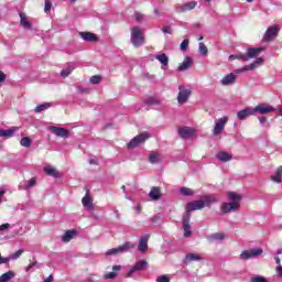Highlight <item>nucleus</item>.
Wrapping results in <instances>:
<instances>
[{"instance_id":"f257e3e1","label":"nucleus","mask_w":282,"mask_h":282,"mask_svg":"<svg viewBox=\"0 0 282 282\" xmlns=\"http://www.w3.org/2000/svg\"><path fill=\"white\" fill-rule=\"evenodd\" d=\"M227 197L229 203H223L220 205L221 215H228V213H237V210L241 208V195L237 194L236 192H228Z\"/></svg>"},{"instance_id":"f03ea898","label":"nucleus","mask_w":282,"mask_h":282,"mask_svg":"<svg viewBox=\"0 0 282 282\" xmlns=\"http://www.w3.org/2000/svg\"><path fill=\"white\" fill-rule=\"evenodd\" d=\"M131 43L134 47L144 45V32L140 26H133L131 29Z\"/></svg>"},{"instance_id":"7ed1b4c3","label":"nucleus","mask_w":282,"mask_h":282,"mask_svg":"<svg viewBox=\"0 0 282 282\" xmlns=\"http://www.w3.org/2000/svg\"><path fill=\"white\" fill-rule=\"evenodd\" d=\"M261 52H265V47L248 48L247 54H237L236 59L248 62L250 58H257Z\"/></svg>"},{"instance_id":"20e7f679","label":"nucleus","mask_w":282,"mask_h":282,"mask_svg":"<svg viewBox=\"0 0 282 282\" xmlns=\"http://www.w3.org/2000/svg\"><path fill=\"white\" fill-rule=\"evenodd\" d=\"M135 248V245L131 242H124L117 248L109 249L106 251V257H111L113 254H122L124 252H129L131 249Z\"/></svg>"},{"instance_id":"39448f33","label":"nucleus","mask_w":282,"mask_h":282,"mask_svg":"<svg viewBox=\"0 0 282 282\" xmlns=\"http://www.w3.org/2000/svg\"><path fill=\"white\" fill-rule=\"evenodd\" d=\"M149 138H151V134H149V132L138 134L127 144V147L128 149H135L140 147V144H144V142H147Z\"/></svg>"},{"instance_id":"423d86ee","label":"nucleus","mask_w":282,"mask_h":282,"mask_svg":"<svg viewBox=\"0 0 282 282\" xmlns=\"http://www.w3.org/2000/svg\"><path fill=\"white\" fill-rule=\"evenodd\" d=\"M261 254H263V249L253 248V249L242 251L240 253V259L248 261V259H257V257H261Z\"/></svg>"},{"instance_id":"0eeeda50","label":"nucleus","mask_w":282,"mask_h":282,"mask_svg":"<svg viewBox=\"0 0 282 282\" xmlns=\"http://www.w3.org/2000/svg\"><path fill=\"white\" fill-rule=\"evenodd\" d=\"M191 89L185 88L184 86H178V95H177V102L178 105H186L188 102V99L191 98Z\"/></svg>"},{"instance_id":"6e6552de","label":"nucleus","mask_w":282,"mask_h":282,"mask_svg":"<svg viewBox=\"0 0 282 282\" xmlns=\"http://www.w3.org/2000/svg\"><path fill=\"white\" fill-rule=\"evenodd\" d=\"M264 62H265V59H263V57H258L254 59L253 63H251L242 68L236 69L235 74H243V72H252V69H257V67H261V65H263Z\"/></svg>"},{"instance_id":"1a4fd4ad","label":"nucleus","mask_w":282,"mask_h":282,"mask_svg":"<svg viewBox=\"0 0 282 282\" xmlns=\"http://www.w3.org/2000/svg\"><path fill=\"white\" fill-rule=\"evenodd\" d=\"M148 268H149V262L147 260H139L127 273V278L131 279L133 276V273L142 272V271L147 270Z\"/></svg>"},{"instance_id":"9d476101","label":"nucleus","mask_w":282,"mask_h":282,"mask_svg":"<svg viewBox=\"0 0 282 282\" xmlns=\"http://www.w3.org/2000/svg\"><path fill=\"white\" fill-rule=\"evenodd\" d=\"M281 28L279 25H273V26H270L263 37H262V41L264 43H270V41H274L275 36L279 35V32H280Z\"/></svg>"},{"instance_id":"9b49d317","label":"nucleus","mask_w":282,"mask_h":282,"mask_svg":"<svg viewBox=\"0 0 282 282\" xmlns=\"http://www.w3.org/2000/svg\"><path fill=\"white\" fill-rule=\"evenodd\" d=\"M228 122V117L219 118L215 121V126L213 129V135H219L226 129V123Z\"/></svg>"},{"instance_id":"f8f14e48","label":"nucleus","mask_w":282,"mask_h":282,"mask_svg":"<svg viewBox=\"0 0 282 282\" xmlns=\"http://www.w3.org/2000/svg\"><path fill=\"white\" fill-rule=\"evenodd\" d=\"M202 208H206L204 199L194 200L186 205V215H191L194 210H202Z\"/></svg>"},{"instance_id":"ddd939ff","label":"nucleus","mask_w":282,"mask_h":282,"mask_svg":"<svg viewBox=\"0 0 282 282\" xmlns=\"http://www.w3.org/2000/svg\"><path fill=\"white\" fill-rule=\"evenodd\" d=\"M275 109L269 104H259L253 108V113H260L261 116H265V113H272Z\"/></svg>"},{"instance_id":"4468645a","label":"nucleus","mask_w":282,"mask_h":282,"mask_svg":"<svg viewBox=\"0 0 282 282\" xmlns=\"http://www.w3.org/2000/svg\"><path fill=\"white\" fill-rule=\"evenodd\" d=\"M183 230L184 237H191V235H193V231H191V214L183 216Z\"/></svg>"},{"instance_id":"2eb2a0df","label":"nucleus","mask_w":282,"mask_h":282,"mask_svg":"<svg viewBox=\"0 0 282 282\" xmlns=\"http://www.w3.org/2000/svg\"><path fill=\"white\" fill-rule=\"evenodd\" d=\"M151 238V235L147 234L145 236H142L139 240L138 250L139 252H147L149 250V239Z\"/></svg>"},{"instance_id":"dca6fc26","label":"nucleus","mask_w":282,"mask_h":282,"mask_svg":"<svg viewBox=\"0 0 282 282\" xmlns=\"http://www.w3.org/2000/svg\"><path fill=\"white\" fill-rule=\"evenodd\" d=\"M195 8H197V1H192V2H187L185 4H182V6H177L175 8V11L178 13L191 12V10H195Z\"/></svg>"},{"instance_id":"f3484780","label":"nucleus","mask_w":282,"mask_h":282,"mask_svg":"<svg viewBox=\"0 0 282 282\" xmlns=\"http://www.w3.org/2000/svg\"><path fill=\"white\" fill-rule=\"evenodd\" d=\"M193 261H204V257L199 253H187L183 259V263L188 265V263H193Z\"/></svg>"},{"instance_id":"a211bd4d","label":"nucleus","mask_w":282,"mask_h":282,"mask_svg":"<svg viewBox=\"0 0 282 282\" xmlns=\"http://www.w3.org/2000/svg\"><path fill=\"white\" fill-rule=\"evenodd\" d=\"M250 116H254V108L247 107L237 112L238 120H246V118H250Z\"/></svg>"},{"instance_id":"6ab92c4d","label":"nucleus","mask_w":282,"mask_h":282,"mask_svg":"<svg viewBox=\"0 0 282 282\" xmlns=\"http://www.w3.org/2000/svg\"><path fill=\"white\" fill-rule=\"evenodd\" d=\"M50 130L54 135H57V138H69V131L65 128L51 127Z\"/></svg>"},{"instance_id":"aec40b11","label":"nucleus","mask_w":282,"mask_h":282,"mask_svg":"<svg viewBox=\"0 0 282 282\" xmlns=\"http://www.w3.org/2000/svg\"><path fill=\"white\" fill-rule=\"evenodd\" d=\"M237 75H235V73H230L220 80V85H223V87H228L229 85H235Z\"/></svg>"},{"instance_id":"412c9836","label":"nucleus","mask_w":282,"mask_h":282,"mask_svg":"<svg viewBox=\"0 0 282 282\" xmlns=\"http://www.w3.org/2000/svg\"><path fill=\"white\" fill-rule=\"evenodd\" d=\"M178 135H181V138H184L185 140H188V138H192V135H195V129L188 128V127L180 128Z\"/></svg>"},{"instance_id":"4be33fe9","label":"nucleus","mask_w":282,"mask_h":282,"mask_svg":"<svg viewBox=\"0 0 282 282\" xmlns=\"http://www.w3.org/2000/svg\"><path fill=\"white\" fill-rule=\"evenodd\" d=\"M189 67H193V57L187 56L178 66L177 72H186V69H189Z\"/></svg>"},{"instance_id":"5701e85b","label":"nucleus","mask_w":282,"mask_h":282,"mask_svg":"<svg viewBox=\"0 0 282 282\" xmlns=\"http://www.w3.org/2000/svg\"><path fill=\"white\" fill-rule=\"evenodd\" d=\"M34 186H36V177H32L31 180L24 181L20 184V188L22 191H30V188H34Z\"/></svg>"},{"instance_id":"b1692460","label":"nucleus","mask_w":282,"mask_h":282,"mask_svg":"<svg viewBox=\"0 0 282 282\" xmlns=\"http://www.w3.org/2000/svg\"><path fill=\"white\" fill-rule=\"evenodd\" d=\"M79 34L82 39L88 43H96V41H98V36L91 32H80Z\"/></svg>"},{"instance_id":"393cba45","label":"nucleus","mask_w":282,"mask_h":282,"mask_svg":"<svg viewBox=\"0 0 282 282\" xmlns=\"http://www.w3.org/2000/svg\"><path fill=\"white\" fill-rule=\"evenodd\" d=\"M216 158L219 162H230V160H232V154L226 151H220L216 154Z\"/></svg>"},{"instance_id":"a878e982","label":"nucleus","mask_w":282,"mask_h":282,"mask_svg":"<svg viewBox=\"0 0 282 282\" xmlns=\"http://www.w3.org/2000/svg\"><path fill=\"white\" fill-rule=\"evenodd\" d=\"M44 173H46V175H50V177H61V173H58V171H56L55 167L52 165L44 166Z\"/></svg>"},{"instance_id":"bb28decb","label":"nucleus","mask_w":282,"mask_h":282,"mask_svg":"<svg viewBox=\"0 0 282 282\" xmlns=\"http://www.w3.org/2000/svg\"><path fill=\"white\" fill-rule=\"evenodd\" d=\"M82 204L87 210H91L94 208V200H91V196H89V194H86L85 197H83Z\"/></svg>"},{"instance_id":"cd10ccee","label":"nucleus","mask_w":282,"mask_h":282,"mask_svg":"<svg viewBox=\"0 0 282 282\" xmlns=\"http://www.w3.org/2000/svg\"><path fill=\"white\" fill-rule=\"evenodd\" d=\"M207 239L209 243H213L214 241H224L226 239V235L224 232H216L208 236Z\"/></svg>"},{"instance_id":"c85d7f7f","label":"nucleus","mask_w":282,"mask_h":282,"mask_svg":"<svg viewBox=\"0 0 282 282\" xmlns=\"http://www.w3.org/2000/svg\"><path fill=\"white\" fill-rule=\"evenodd\" d=\"M205 206H210V204H217L219 202V198H217L215 195H205L202 197Z\"/></svg>"},{"instance_id":"c756f323","label":"nucleus","mask_w":282,"mask_h":282,"mask_svg":"<svg viewBox=\"0 0 282 282\" xmlns=\"http://www.w3.org/2000/svg\"><path fill=\"white\" fill-rule=\"evenodd\" d=\"M76 237V230H67L63 236H62V241L63 243H69L72 239Z\"/></svg>"},{"instance_id":"7c9ffc66","label":"nucleus","mask_w":282,"mask_h":282,"mask_svg":"<svg viewBox=\"0 0 282 282\" xmlns=\"http://www.w3.org/2000/svg\"><path fill=\"white\" fill-rule=\"evenodd\" d=\"M76 69V65L75 64H68L66 68H64L62 72H61V76L63 78H67V76H69V74H72L74 70Z\"/></svg>"},{"instance_id":"2f4dec72","label":"nucleus","mask_w":282,"mask_h":282,"mask_svg":"<svg viewBox=\"0 0 282 282\" xmlns=\"http://www.w3.org/2000/svg\"><path fill=\"white\" fill-rule=\"evenodd\" d=\"M52 107V102H44L35 107L34 111L35 113H41Z\"/></svg>"},{"instance_id":"473e14b6","label":"nucleus","mask_w":282,"mask_h":282,"mask_svg":"<svg viewBox=\"0 0 282 282\" xmlns=\"http://www.w3.org/2000/svg\"><path fill=\"white\" fill-rule=\"evenodd\" d=\"M11 279H14V272L13 271H8L0 275V282H8L11 281Z\"/></svg>"},{"instance_id":"72a5a7b5","label":"nucleus","mask_w":282,"mask_h":282,"mask_svg":"<svg viewBox=\"0 0 282 282\" xmlns=\"http://www.w3.org/2000/svg\"><path fill=\"white\" fill-rule=\"evenodd\" d=\"M154 58H156V61H159L161 65H164L165 67L169 65V56H166L164 53L155 55Z\"/></svg>"},{"instance_id":"f704fd0d","label":"nucleus","mask_w":282,"mask_h":282,"mask_svg":"<svg viewBox=\"0 0 282 282\" xmlns=\"http://www.w3.org/2000/svg\"><path fill=\"white\" fill-rule=\"evenodd\" d=\"M20 23L23 25V28H25V30H32V23L25 20V13H20Z\"/></svg>"},{"instance_id":"c9c22d12","label":"nucleus","mask_w":282,"mask_h":282,"mask_svg":"<svg viewBox=\"0 0 282 282\" xmlns=\"http://www.w3.org/2000/svg\"><path fill=\"white\" fill-rule=\"evenodd\" d=\"M149 197H151V199H160V188L159 187H152L149 194Z\"/></svg>"},{"instance_id":"e433bc0d","label":"nucleus","mask_w":282,"mask_h":282,"mask_svg":"<svg viewBox=\"0 0 282 282\" xmlns=\"http://www.w3.org/2000/svg\"><path fill=\"white\" fill-rule=\"evenodd\" d=\"M21 147H24L25 149H30L32 147V139L30 137H23L20 140Z\"/></svg>"},{"instance_id":"4c0bfd02","label":"nucleus","mask_w":282,"mask_h":282,"mask_svg":"<svg viewBox=\"0 0 282 282\" xmlns=\"http://www.w3.org/2000/svg\"><path fill=\"white\" fill-rule=\"evenodd\" d=\"M271 180L273 182H276V184H281V181H282V166H280L275 173V175H273L271 177Z\"/></svg>"},{"instance_id":"58836bf2","label":"nucleus","mask_w":282,"mask_h":282,"mask_svg":"<svg viewBox=\"0 0 282 282\" xmlns=\"http://www.w3.org/2000/svg\"><path fill=\"white\" fill-rule=\"evenodd\" d=\"M180 193L185 197H191L192 195H195V192L188 187H181Z\"/></svg>"},{"instance_id":"ea45409f","label":"nucleus","mask_w":282,"mask_h":282,"mask_svg":"<svg viewBox=\"0 0 282 282\" xmlns=\"http://www.w3.org/2000/svg\"><path fill=\"white\" fill-rule=\"evenodd\" d=\"M13 134H14L13 129L0 130V138H12Z\"/></svg>"},{"instance_id":"a19ab883","label":"nucleus","mask_w":282,"mask_h":282,"mask_svg":"<svg viewBox=\"0 0 282 282\" xmlns=\"http://www.w3.org/2000/svg\"><path fill=\"white\" fill-rule=\"evenodd\" d=\"M21 254H23V250L19 249L17 252L11 254L7 259H9V261H17V259H19V257H21Z\"/></svg>"},{"instance_id":"79ce46f5","label":"nucleus","mask_w":282,"mask_h":282,"mask_svg":"<svg viewBox=\"0 0 282 282\" xmlns=\"http://www.w3.org/2000/svg\"><path fill=\"white\" fill-rule=\"evenodd\" d=\"M145 105H160V100H158V98L155 97H149L148 99H145Z\"/></svg>"},{"instance_id":"37998d69","label":"nucleus","mask_w":282,"mask_h":282,"mask_svg":"<svg viewBox=\"0 0 282 282\" xmlns=\"http://www.w3.org/2000/svg\"><path fill=\"white\" fill-rule=\"evenodd\" d=\"M199 52L203 56H207L208 54V47H206L205 43H199Z\"/></svg>"},{"instance_id":"c03bdc74","label":"nucleus","mask_w":282,"mask_h":282,"mask_svg":"<svg viewBox=\"0 0 282 282\" xmlns=\"http://www.w3.org/2000/svg\"><path fill=\"white\" fill-rule=\"evenodd\" d=\"M249 282H268V279H265L264 276L258 275V276L251 278Z\"/></svg>"},{"instance_id":"a18cd8bd","label":"nucleus","mask_w":282,"mask_h":282,"mask_svg":"<svg viewBox=\"0 0 282 282\" xmlns=\"http://www.w3.org/2000/svg\"><path fill=\"white\" fill-rule=\"evenodd\" d=\"M90 83L93 85H98L100 83V80H102V77L98 76V75H94L93 77H90Z\"/></svg>"},{"instance_id":"49530a36","label":"nucleus","mask_w":282,"mask_h":282,"mask_svg":"<svg viewBox=\"0 0 282 282\" xmlns=\"http://www.w3.org/2000/svg\"><path fill=\"white\" fill-rule=\"evenodd\" d=\"M160 162V156L158 154H150V163L158 164Z\"/></svg>"},{"instance_id":"de8ad7c7","label":"nucleus","mask_w":282,"mask_h":282,"mask_svg":"<svg viewBox=\"0 0 282 282\" xmlns=\"http://www.w3.org/2000/svg\"><path fill=\"white\" fill-rule=\"evenodd\" d=\"M180 50H181L182 52H186V50H188V39H185V40L181 43Z\"/></svg>"},{"instance_id":"09e8293b","label":"nucleus","mask_w":282,"mask_h":282,"mask_svg":"<svg viewBox=\"0 0 282 282\" xmlns=\"http://www.w3.org/2000/svg\"><path fill=\"white\" fill-rule=\"evenodd\" d=\"M156 282H171V279L166 275H160L156 278Z\"/></svg>"},{"instance_id":"8fccbe9b","label":"nucleus","mask_w":282,"mask_h":282,"mask_svg":"<svg viewBox=\"0 0 282 282\" xmlns=\"http://www.w3.org/2000/svg\"><path fill=\"white\" fill-rule=\"evenodd\" d=\"M50 10H52V1L45 0L44 12H50Z\"/></svg>"},{"instance_id":"3c124183","label":"nucleus","mask_w":282,"mask_h":282,"mask_svg":"<svg viewBox=\"0 0 282 282\" xmlns=\"http://www.w3.org/2000/svg\"><path fill=\"white\" fill-rule=\"evenodd\" d=\"M39 265V262L34 261L25 268V272H32V268Z\"/></svg>"},{"instance_id":"603ef678","label":"nucleus","mask_w":282,"mask_h":282,"mask_svg":"<svg viewBox=\"0 0 282 282\" xmlns=\"http://www.w3.org/2000/svg\"><path fill=\"white\" fill-rule=\"evenodd\" d=\"M162 32L164 34H173V29H171V26H163Z\"/></svg>"},{"instance_id":"864d4df0","label":"nucleus","mask_w":282,"mask_h":282,"mask_svg":"<svg viewBox=\"0 0 282 282\" xmlns=\"http://www.w3.org/2000/svg\"><path fill=\"white\" fill-rule=\"evenodd\" d=\"M115 276H117V274L113 271L105 274V279H113Z\"/></svg>"},{"instance_id":"5fc2aeb1","label":"nucleus","mask_w":282,"mask_h":282,"mask_svg":"<svg viewBox=\"0 0 282 282\" xmlns=\"http://www.w3.org/2000/svg\"><path fill=\"white\" fill-rule=\"evenodd\" d=\"M135 20L137 21H143L144 20V14H142V13H140V12H137V14H135Z\"/></svg>"},{"instance_id":"6e6d98bb","label":"nucleus","mask_w":282,"mask_h":282,"mask_svg":"<svg viewBox=\"0 0 282 282\" xmlns=\"http://www.w3.org/2000/svg\"><path fill=\"white\" fill-rule=\"evenodd\" d=\"M10 228V224L6 223L0 226V232L3 230H8Z\"/></svg>"},{"instance_id":"4d7b16f0","label":"nucleus","mask_w":282,"mask_h":282,"mask_svg":"<svg viewBox=\"0 0 282 282\" xmlns=\"http://www.w3.org/2000/svg\"><path fill=\"white\" fill-rule=\"evenodd\" d=\"M258 120H259V122H260V124H265V122H268V118H265V117H258Z\"/></svg>"},{"instance_id":"13d9d810","label":"nucleus","mask_w":282,"mask_h":282,"mask_svg":"<svg viewBox=\"0 0 282 282\" xmlns=\"http://www.w3.org/2000/svg\"><path fill=\"white\" fill-rule=\"evenodd\" d=\"M77 91H78L79 94H85V93L89 91V89L83 88V86H78V87H77Z\"/></svg>"},{"instance_id":"bf43d9fd","label":"nucleus","mask_w":282,"mask_h":282,"mask_svg":"<svg viewBox=\"0 0 282 282\" xmlns=\"http://www.w3.org/2000/svg\"><path fill=\"white\" fill-rule=\"evenodd\" d=\"M275 272H276L278 276H282V265H278L275 268Z\"/></svg>"},{"instance_id":"052dcab7","label":"nucleus","mask_w":282,"mask_h":282,"mask_svg":"<svg viewBox=\"0 0 282 282\" xmlns=\"http://www.w3.org/2000/svg\"><path fill=\"white\" fill-rule=\"evenodd\" d=\"M113 272H119V270H122V267L120 265H113L112 267Z\"/></svg>"},{"instance_id":"680f3d73","label":"nucleus","mask_w":282,"mask_h":282,"mask_svg":"<svg viewBox=\"0 0 282 282\" xmlns=\"http://www.w3.org/2000/svg\"><path fill=\"white\" fill-rule=\"evenodd\" d=\"M54 281V276L48 275L43 282H52Z\"/></svg>"},{"instance_id":"e2e57ef3","label":"nucleus","mask_w":282,"mask_h":282,"mask_svg":"<svg viewBox=\"0 0 282 282\" xmlns=\"http://www.w3.org/2000/svg\"><path fill=\"white\" fill-rule=\"evenodd\" d=\"M3 80H6V75L3 72H0V83H3Z\"/></svg>"},{"instance_id":"0e129e2a","label":"nucleus","mask_w":282,"mask_h":282,"mask_svg":"<svg viewBox=\"0 0 282 282\" xmlns=\"http://www.w3.org/2000/svg\"><path fill=\"white\" fill-rule=\"evenodd\" d=\"M89 164H98V160H96V159H90V160H89Z\"/></svg>"},{"instance_id":"69168bd1","label":"nucleus","mask_w":282,"mask_h":282,"mask_svg":"<svg viewBox=\"0 0 282 282\" xmlns=\"http://www.w3.org/2000/svg\"><path fill=\"white\" fill-rule=\"evenodd\" d=\"M275 263H276V265H281V258L275 257Z\"/></svg>"},{"instance_id":"338daca9","label":"nucleus","mask_w":282,"mask_h":282,"mask_svg":"<svg viewBox=\"0 0 282 282\" xmlns=\"http://www.w3.org/2000/svg\"><path fill=\"white\" fill-rule=\"evenodd\" d=\"M229 61H237V55H230Z\"/></svg>"},{"instance_id":"774afa93","label":"nucleus","mask_w":282,"mask_h":282,"mask_svg":"<svg viewBox=\"0 0 282 282\" xmlns=\"http://www.w3.org/2000/svg\"><path fill=\"white\" fill-rule=\"evenodd\" d=\"M276 254H282V249H278Z\"/></svg>"}]
</instances>
